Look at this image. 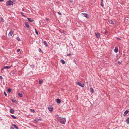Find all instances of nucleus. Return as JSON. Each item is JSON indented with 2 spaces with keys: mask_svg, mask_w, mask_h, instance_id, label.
<instances>
[{
  "mask_svg": "<svg viewBox=\"0 0 129 129\" xmlns=\"http://www.w3.org/2000/svg\"><path fill=\"white\" fill-rule=\"evenodd\" d=\"M11 116L12 117L15 119H17V118L16 116H14V115H11Z\"/></svg>",
  "mask_w": 129,
  "mask_h": 129,
  "instance_id": "nucleus-18",
  "label": "nucleus"
},
{
  "mask_svg": "<svg viewBox=\"0 0 129 129\" xmlns=\"http://www.w3.org/2000/svg\"><path fill=\"white\" fill-rule=\"evenodd\" d=\"M82 16L86 17L87 18H89L88 15L87 14L83 13L82 14Z\"/></svg>",
  "mask_w": 129,
  "mask_h": 129,
  "instance_id": "nucleus-4",
  "label": "nucleus"
},
{
  "mask_svg": "<svg viewBox=\"0 0 129 129\" xmlns=\"http://www.w3.org/2000/svg\"><path fill=\"white\" fill-rule=\"evenodd\" d=\"M126 121L127 122V124H129V117L126 119Z\"/></svg>",
  "mask_w": 129,
  "mask_h": 129,
  "instance_id": "nucleus-24",
  "label": "nucleus"
},
{
  "mask_svg": "<svg viewBox=\"0 0 129 129\" xmlns=\"http://www.w3.org/2000/svg\"><path fill=\"white\" fill-rule=\"evenodd\" d=\"M105 34H106V33H107V31L106 30H105Z\"/></svg>",
  "mask_w": 129,
  "mask_h": 129,
  "instance_id": "nucleus-39",
  "label": "nucleus"
},
{
  "mask_svg": "<svg viewBox=\"0 0 129 129\" xmlns=\"http://www.w3.org/2000/svg\"><path fill=\"white\" fill-rule=\"evenodd\" d=\"M56 117H57V119L58 121L61 124H65V122L66 121V119L65 118H61L58 116V115H57L56 116Z\"/></svg>",
  "mask_w": 129,
  "mask_h": 129,
  "instance_id": "nucleus-1",
  "label": "nucleus"
},
{
  "mask_svg": "<svg viewBox=\"0 0 129 129\" xmlns=\"http://www.w3.org/2000/svg\"><path fill=\"white\" fill-rule=\"evenodd\" d=\"M21 14L23 16L26 17V16L24 15H23V13L22 12H21Z\"/></svg>",
  "mask_w": 129,
  "mask_h": 129,
  "instance_id": "nucleus-30",
  "label": "nucleus"
},
{
  "mask_svg": "<svg viewBox=\"0 0 129 129\" xmlns=\"http://www.w3.org/2000/svg\"><path fill=\"white\" fill-rule=\"evenodd\" d=\"M60 62L63 64H64L65 63V61L62 59L61 60Z\"/></svg>",
  "mask_w": 129,
  "mask_h": 129,
  "instance_id": "nucleus-21",
  "label": "nucleus"
},
{
  "mask_svg": "<svg viewBox=\"0 0 129 129\" xmlns=\"http://www.w3.org/2000/svg\"><path fill=\"white\" fill-rule=\"evenodd\" d=\"M76 84H77L78 85L80 86L81 87H84V86L81 83L79 82H76Z\"/></svg>",
  "mask_w": 129,
  "mask_h": 129,
  "instance_id": "nucleus-5",
  "label": "nucleus"
},
{
  "mask_svg": "<svg viewBox=\"0 0 129 129\" xmlns=\"http://www.w3.org/2000/svg\"><path fill=\"white\" fill-rule=\"evenodd\" d=\"M30 111L33 113H34L35 112V111L33 109H30Z\"/></svg>",
  "mask_w": 129,
  "mask_h": 129,
  "instance_id": "nucleus-28",
  "label": "nucleus"
},
{
  "mask_svg": "<svg viewBox=\"0 0 129 129\" xmlns=\"http://www.w3.org/2000/svg\"><path fill=\"white\" fill-rule=\"evenodd\" d=\"M14 112V110L13 109H11L10 110V112L12 114H13Z\"/></svg>",
  "mask_w": 129,
  "mask_h": 129,
  "instance_id": "nucleus-14",
  "label": "nucleus"
},
{
  "mask_svg": "<svg viewBox=\"0 0 129 129\" xmlns=\"http://www.w3.org/2000/svg\"><path fill=\"white\" fill-rule=\"evenodd\" d=\"M43 80L42 79H41L39 81V83L40 84H41L43 82Z\"/></svg>",
  "mask_w": 129,
  "mask_h": 129,
  "instance_id": "nucleus-20",
  "label": "nucleus"
},
{
  "mask_svg": "<svg viewBox=\"0 0 129 129\" xmlns=\"http://www.w3.org/2000/svg\"><path fill=\"white\" fill-rule=\"evenodd\" d=\"M90 90L91 91L92 93H93L94 92V90L92 88V87L90 88Z\"/></svg>",
  "mask_w": 129,
  "mask_h": 129,
  "instance_id": "nucleus-22",
  "label": "nucleus"
},
{
  "mask_svg": "<svg viewBox=\"0 0 129 129\" xmlns=\"http://www.w3.org/2000/svg\"><path fill=\"white\" fill-rule=\"evenodd\" d=\"M12 126H13L14 128L16 129H18V128L15 124H13Z\"/></svg>",
  "mask_w": 129,
  "mask_h": 129,
  "instance_id": "nucleus-17",
  "label": "nucleus"
},
{
  "mask_svg": "<svg viewBox=\"0 0 129 129\" xmlns=\"http://www.w3.org/2000/svg\"><path fill=\"white\" fill-rule=\"evenodd\" d=\"M56 102L58 104H60L61 103V100L59 99H56Z\"/></svg>",
  "mask_w": 129,
  "mask_h": 129,
  "instance_id": "nucleus-6",
  "label": "nucleus"
},
{
  "mask_svg": "<svg viewBox=\"0 0 129 129\" xmlns=\"http://www.w3.org/2000/svg\"><path fill=\"white\" fill-rule=\"evenodd\" d=\"M117 38V39H120L119 38Z\"/></svg>",
  "mask_w": 129,
  "mask_h": 129,
  "instance_id": "nucleus-46",
  "label": "nucleus"
},
{
  "mask_svg": "<svg viewBox=\"0 0 129 129\" xmlns=\"http://www.w3.org/2000/svg\"><path fill=\"white\" fill-rule=\"evenodd\" d=\"M35 33H36L37 34V35H38V32H37V31L36 30V29H35Z\"/></svg>",
  "mask_w": 129,
  "mask_h": 129,
  "instance_id": "nucleus-31",
  "label": "nucleus"
},
{
  "mask_svg": "<svg viewBox=\"0 0 129 129\" xmlns=\"http://www.w3.org/2000/svg\"><path fill=\"white\" fill-rule=\"evenodd\" d=\"M1 19L2 22H3L4 21V20L3 18L1 17Z\"/></svg>",
  "mask_w": 129,
  "mask_h": 129,
  "instance_id": "nucleus-29",
  "label": "nucleus"
},
{
  "mask_svg": "<svg viewBox=\"0 0 129 129\" xmlns=\"http://www.w3.org/2000/svg\"><path fill=\"white\" fill-rule=\"evenodd\" d=\"M70 55H71V54H67V56Z\"/></svg>",
  "mask_w": 129,
  "mask_h": 129,
  "instance_id": "nucleus-44",
  "label": "nucleus"
},
{
  "mask_svg": "<svg viewBox=\"0 0 129 129\" xmlns=\"http://www.w3.org/2000/svg\"><path fill=\"white\" fill-rule=\"evenodd\" d=\"M8 91L9 92H11V89L10 88H9L8 89Z\"/></svg>",
  "mask_w": 129,
  "mask_h": 129,
  "instance_id": "nucleus-26",
  "label": "nucleus"
},
{
  "mask_svg": "<svg viewBox=\"0 0 129 129\" xmlns=\"http://www.w3.org/2000/svg\"><path fill=\"white\" fill-rule=\"evenodd\" d=\"M48 109L49 111H50L51 112H52L53 110V108L51 106L48 107Z\"/></svg>",
  "mask_w": 129,
  "mask_h": 129,
  "instance_id": "nucleus-3",
  "label": "nucleus"
},
{
  "mask_svg": "<svg viewBox=\"0 0 129 129\" xmlns=\"http://www.w3.org/2000/svg\"><path fill=\"white\" fill-rule=\"evenodd\" d=\"M118 63L119 64H121V62H118Z\"/></svg>",
  "mask_w": 129,
  "mask_h": 129,
  "instance_id": "nucleus-41",
  "label": "nucleus"
},
{
  "mask_svg": "<svg viewBox=\"0 0 129 129\" xmlns=\"http://www.w3.org/2000/svg\"><path fill=\"white\" fill-rule=\"evenodd\" d=\"M30 67L32 68V66H33V67H34V65H30Z\"/></svg>",
  "mask_w": 129,
  "mask_h": 129,
  "instance_id": "nucleus-37",
  "label": "nucleus"
},
{
  "mask_svg": "<svg viewBox=\"0 0 129 129\" xmlns=\"http://www.w3.org/2000/svg\"><path fill=\"white\" fill-rule=\"evenodd\" d=\"M43 43H44V44L45 45V46L46 47H48L49 46H48V44L47 43L46 41H44L43 42Z\"/></svg>",
  "mask_w": 129,
  "mask_h": 129,
  "instance_id": "nucleus-8",
  "label": "nucleus"
},
{
  "mask_svg": "<svg viewBox=\"0 0 129 129\" xmlns=\"http://www.w3.org/2000/svg\"><path fill=\"white\" fill-rule=\"evenodd\" d=\"M25 26L29 28V25L28 24V22H25Z\"/></svg>",
  "mask_w": 129,
  "mask_h": 129,
  "instance_id": "nucleus-12",
  "label": "nucleus"
},
{
  "mask_svg": "<svg viewBox=\"0 0 129 129\" xmlns=\"http://www.w3.org/2000/svg\"><path fill=\"white\" fill-rule=\"evenodd\" d=\"M11 73L13 75H14L15 74V72L14 71H12L11 72Z\"/></svg>",
  "mask_w": 129,
  "mask_h": 129,
  "instance_id": "nucleus-34",
  "label": "nucleus"
},
{
  "mask_svg": "<svg viewBox=\"0 0 129 129\" xmlns=\"http://www.w3.org/2000/svg\"><path fill=\"white\" fill-rule=\"evenodd\" d=\"M58 13L59 14H60V13H59V12H58Z\"/></svg>",
  "mask_w": 129,
  "mask_h": 129,
  "instance_id": "nucleus-47",
  "label": "nucleus"
},
{
  "mask_svg": "<svg viewBox=\"0 0 129 129\" xmlns=\"http://www.w3.org/2000/svg\"><path fill=\"white\" fill-rule=\"evenodd\" d=\"M12 102L13 103H16V101L15 100H14V99H12L11 100Z\"/></svg>",
  "mask_w": 129,
  "mask_h": 129,
  "instance_id": "nucleus-25",
  "label": "nucleus"
},
{
  "mask_svg": "<svg viewBox=\"0 0 129 129\" xmlns=\"http://www.w3.org/2000/svg\"><path fill=\"white\" fill-rule=\"evenodd\" d=\"M41 50V49L40 48H39V51H40Z\"/></svg>",
  "mask_w": 129,
  "mask_h": 129,
  "instance_id": "nucleus-38",
  "label": "nucleus"
},
{
  "mask_svg": "<svg viewBox=\"0 0 129 129\" xmlns=\"http://www.w3.org/2000/svg\"><path fill=\"white\" fill-rule=\"evenodd\" d=\"M118 48H117V47H116L115 48V49H114V52L116 53L118 52Z\"/></svg>",
  "mask_w": 129,
  "mask_h": 129,
  "instance_id": "nucleus-9",
  "label": "nucleus"
},
{
  "mask_svg": "<svg viewBox=\"0 0 129 129\" xmlns=\"http://www.w3.org/2000/svg\"><path fill=\"white\" fill-rule=\"evenodd\" d=\"M4 94L5 95V96H7V94H6V93L5 92H4Z\"/></svg>",
  "mask_w": 129,
  "mask_h": 129,
  "instance_id": "nucleus-35",
  "label": "nucleus"
},
{
  "mask_svg": "<svg viewBox=\"0 0 129 129\" xmlns=\"http://www.w3.org/2000/svg\"><path fill=\"white\" fill-rule=\"evenodd\" d=\"M4 0H0V2L3 1Z\"/></svg>",
  "mask_w": 129,
  "mask_h": 129,
  "instance_id": "nucleus-45",
  "label": "nucleus"
},
{
  "mask_svg": "<svg viewBox=\"0 0 129 129\" xmlns=\"http://www.w3.org/2000/svg\"><path fill=\"white\" fill-rule=\"evenodd\" d=\"M27 19L30 22H32L34 21L33 19L32 18H27Z\"/></svg>",
  "mask_w": 129,
  "mask_h": 129,
  "instance_id": "nucleus-19",
  "label": "nucleus"
},
{
  "mask_svg": "<svg viewBox=\"0 0 129 129\" xmlns=\"http://www.w3.org/2000/svg\"><path fill=\"white\" fill-rule=\"evenodd\" d=\"M46 20H47V21H48V20H49V19H48V18H47L46 19Z\"/></svg>",
  "mask_w": 129,
  "mask_h": 129,
  "instance_id": "nucleus-42",
  "label": "nucleus"
},
{
  "mask_svg": "<svg viewBox=\"0 0 129 129\" xmlns=\"http://www.w3.org/2000/svg\"><path fill=\"white\" fill-rule=\"evenodd\" d=\"M20 51V49H18L17 50V52L18 53Z\"/></svg>",
  "mask_w": 129,
  "mask_h": 129,
  "instance_id": "nucleus-33",
  "label": "nucleus"
},
{
  "mask_svg": "<svg viewBox=\"0 0 129 129\" xmlns=\"http://www.w3.org/2000/svg\"><path fill=\"white\" fill-rule=\"evenodd\" d=\"M108 22H109V24H114V23L113 22V21L111 20H108Z\"/></svg>",
  "mask_w": 129,
  "mask_h": 129,
  "instance_id": "nucleus-16",
  "label": "nucleus"
},
{
  "mask_svg": "<svg viewBox=\"0 0 129 129\" xmlns=\"http://www.w3.org/2000/svg\"><path fill=\"white\" fill-rule=\"evenodd\" d=\"M4 69L3 68L1 69V73H3L4 72V71H3Z\"/></svg>",
  "mask_w": 129,
  "mask_h": 129,
  "instance_id": "nucleus-27",
  "label": "nucleus"
},
{
  "mask_svg": "<svg viewBox=\"0 0 129 129\" xmlns=\"http://www.w3.org/2000/svg\"><path fill=\"white\" fill-rule=\"evenodd\" d=\"M13 33L12 31H10L9 32L8 34V36H11L12 35Z\"/></svg>",
  "mask_w": 129,
  "mask_h": 129,
  "instance_id": "nucleus-15",
  "label": "nucleus"
},
{
  "mask_svg": "<svg viewBox=\"0 0 129 129\" xmlns=\"http://www.w3.org/2000/svg\"><path fill=\"white\" fill-rule=\"evenodd\" d=\"M10 129H14L12 127H11L10 128Z\"/></svg>",
  "mask_w": 129,
  "mask_h": 129,
  "instance_id": "nucleus-40",
  "label": "nucleus"
},
{
  "mask_svg": "<svg viewBox=\"0 0 129 129\" xmlns=\"http://www.w3.org/2000/svg\"><path fill=\"white\" fill-rule=\"evenodd\" d=\"M13 2L11 0H9L7 1L6 2V5L7 6L8 5H13Z\"/></svg>",
  "mask_w": 129,
  "mask_h": 129,
  "instance_id": "nucleus-2",
  "label": "nucleus"
},
{
  "mask_svg": "<svg viewBox=\"0 0 129 129\" xmlns=\"http://www.w3.org/2000/svg\"><path fill=\"white\" fill-rule=\"evenodd\" d=\"M42 118H39V119L37 118V119H36L34 120V121L36 122H37L38 121H42Z\"/></svg>",
  "mask_w": 129,
  "mask_h": 129,
  "instance_id": "nucleus-11",
  "label": "nucleus"
},
{
  "mask_svg": "<svg viewBox=\"0 0 129 129\" xmlns=\"http://www.w3.org/2000/svg\"><path fill=\"white\" fill-rule=\"evenodd\" d=\"M18 95L20 97H21L23 96V94L22 93H19L18 94Z\"/></svg>",
  "mask_w": 129,
  "mask_h": 129,
  "instance_id": "nucleus-23",
  "label": "nucleus"
},
{
  "mask_svg": "<svg viewBox=\"0 0 129 129\" xmlns=\"http://www.w3.org/2000/svg\"><path fill=\"white\" fill-rule=\"evenodd\" d=\"M129 112V111H128L127 110H126L124 112L123 114V115L124 116H126V114L128 113Z\"/></svg>",
  "mask_w": 129,
  "mask_h": 129,
  "instance_id": "nucleus-13",
  "label": "nucleus"
},
{
  "mask_svg": "<svg viewBox=\"0 0 129 129\" xmlns=\"http://www.w3.org/2000/svg\"><path fill=\"white\" fill-rule=\"evenodd\" d=\"M24 8H23V9H22V11H24Z\"/></svg>",
  "mask_w": 129,
  "mask_h": 129,
  "instance_id": "nucleus-43",
  "label": "nucleus"
},
{
  "mask_svg": "<svg viewBox=\"0 0 129 129\" xmlns=\"http://www.w3.org/2000/svg\"><path fill=\"white\" fill-rule=\"evenodd\" d=\"M95 35L97 37V38H98L100 36V34L99 33H95Z\"/></svg>",
  "mask_w": 129,
  "mask_h": 129,
  "instance_id": "nucleus-10",
  "label": "nucleus"
},
{
  "mask_svg": "<svg viewBox=\"0 0 129 129\" xmlns=\"http://www.w3.org/2000/svg\"><path fill=\"white\" fill-rule=\"evenodd\" d=\"M17 39L18 40V41H20V39L19 38V37H17Z\"/></svg>",
  "mask_w": 129,
  "mask_h": 129,
  "instance_id": "nucleus-32",
  "label": "nucleus"
},
{
  "mask_svg": "<svg viewBox=\"0 0 129 129\" xmlns=\"http://www.w3.org/2000/svg\"><path fill=\"white\" fill-rule=\"evenodd\" d=\"M3 78L1 76H0V79H3Z\"/></svg>",
  "mask_w": 129,
  "mask_h": 129,
  "instance_id": "nucleus-36",
  "label": "nucleus"
},
{
  "mask_svg": "<svg viewBox=\"0 0 129 129\" xmlns=\"http://www.w3.org/2000/svg\"><path fill=\"white\" fill-rule=\"evenodd\" d=\"M11 67V66H4L3 68L4 69H9Z\"/></svg>",
  "mask_w": 129,
  "mask_h": 129,
  "instance_id": "nucleus-7",
  "label": "nucleus"
}]
</instances>
